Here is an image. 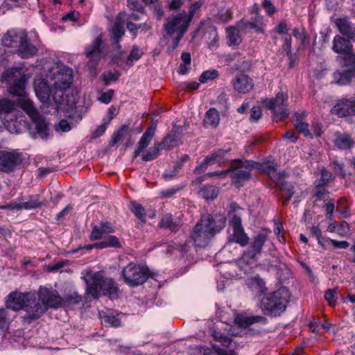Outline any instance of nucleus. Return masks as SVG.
<instances>
[{"mask_svg": "<svg viewBox=\"0 0 355 355\" xmlns=\"http://www.w3.org/2000/svg\"><path fill=\"white\" fill-rule=\"evenodd\" d=\"M159 146L157 142H155L152 147L141 154L142 160L149 162L155 159L159 156V151L162 150Z\"/></svg>", "mask_w": 355, "mask_h": 355, "instance_id": "nucleus-36", "label": "nucleus"}, {"mask_svg": "<svg viewBox=\"0 0 355 355\" xmlns=\"http://www.w3.org/2000/svg\"><path fill=\"white\" fill-rule=\"evenodd\" d=\"M39 305L42 308L43 311L40 314V318L45 313L49 308H57L61 304V297L58 293L46 286H40L37 292Z\"/></svg>", "mask_w": 355, "mask_h": 355, "instance_id": "nucleus-11", "label": "nucleus"}, {"mask_svg": "<svg viewBox=\"0 0 355 355\" xmlns=\"http://www.w3.org/2000/svg\"><path fill=\"white\" fill-rule=\"evenodd\" d=\"M23 160V154L17 150H0V171L11 172L19 166Z\"/></svg>", "mask_w": 355, "mask_h": 355, "instance_id": "nucleus-15", "label": "nucleus"}, {"mask_svg": "<svg viewBox=\"0 0 355 355\" xmlns=\"http://www.w3.org/2000/svg\"><path fill=\"white\" fill-rule=\"evenodd\" d=\"M284 41L282 48L286 52L288 59L291 60L293 57V53H291V36L290 35H285Z\"/></svg>", "mask_w": 355, "mask_h": 355, "instance_id": "nucleus-63", "label": "nucleus"}, {"mask_svg": "<svg viewBox=\"0 0 355 355\" xmlns=\"http://www.w3.org/2000/svg\"><path fill=\"white\" fill-rule=\"evenodd\" d=\"M198 223L215 236L225 227L226 218L220 214H207L202 215Z\"/></svg>", "mask_w": 355, "mask_h": 355, "instance_id": "nucleus-14", "label": "nucleus"}, {"mask_svg": "<svg viewBox=\"0 0 355 355\" xmlns=\"http://www.w3.org/2000/svg\"><path fill=\"white\" fill-rule=\"evenodd\" d=\"M118 15H123L121 19H123V21L126 24V25L128 21L133 22V21H137L140 19V15L132 12L130 13L126 12H120Z\"/></svg>", "mask_w": 355, "mask_h": 355, "instance_id": "nucleus-61", "label": "nucleus"}, {"mask_svg": "<svg viewBox=\"0 0 355 355\" xmlns=\"http://www.w3.org/2000/svg\"><path fill=\"white\" fill-rule=\"evenodd\" d=\"M241 331L245 335H255L260 333V329L257 324H266V318L261 315H253L249 317H238L235 320Z\"/></svg>", "mask_w": 355, "mask_h": 355, "instance_id": "nucleus-13", "label": "nucleus"}, {"mask_svg": "<svg viewBox=\"0 0 355 355\" xmlns=\"http://www.w3.org/2000/svg\"><path fill=\"white\" fill-rule=\"evenodd\" d=\"M287 101V96H284L282 92H278L275 98L264 99L263 103L272 111L274 119L277 121L286 118L289 114Z\"/></svg>", "mask_w": 355, "mask_h": 355, "instance_id": "nucleus-10", "label": "nucleus"}, {"mask_svg": "<svg viewBox=\"0 0 355 355\" xmlns=\"http://www.w3.org/2000/svg\"><path fill=\"white\" fill-rule=\"evenodd\" d=\"M230 46H237L241 42L239 31L234 27L226 28Z\"/></svg>", "mask_w": 355, "mask_h": 355, "instance_id": "nucleus-40", "label": "nucleus"}, {"mask_svg": "<svg viewBox=\"0 0 355 355\" xmlns=\"http://www.w3.org/2000/svg\"><path fill=\"white\" fill-rule=\"evenodd\" d=\"M121 244L119 239L113 235H110L103 238L101 241L92 245L89 248H95L97 249H103L107 248H121Z\"/></svg>", "mask_w": 355, "mask_h": 355, "instance_id": "nucleus-33", "label": "nucleus"}, {"mask_svg": "<svg viewBox=\"0 0 355 355\" xmlns=\"http://www.w3.org/2000/svg\"><path fill=\"white\" fill-rule=\"evenodd\" d=\"M261 169L265 173H267L270 178H276L277 175L276 171L277 164L273 162H266L261 164Z\"/></svg>", "mask_w": 355, "mask_h": 355, "instance_id": "nucleus-44", "label": "nucleus"}, {"mask_svg": "<svg viewBox=\"0 0 355 355\" xmlns=\"http://www.w3.org/2000/svg\"><path fill=\"white\" fill-rule=\"evenodd\" d=\"M331 112L339 117L355 115V101L343 99L332 107Z\"/></svg>", "mask_w": 355, "mask_h": 355, "instance_id": "nucleus-23", "label": "nucleus"}, {"mask_svg": "<svg viewBox=\"0 0 355 355\" xmlns=\"http://www.w3.org/2000/svg\"><path fill=\"white\" fill-rule=\"evenodd\" d=\"M128 5L131 10L144 13V8L141 0H128Z\"/></svg>", "mask_w": 355, "mask_h": 355, "instance_id": "nucleus-64", "label": "nucleus"}, {"mask_svg": "<svg viewBox=\"0 0 355 355\" xmlns=\"http://www.w3.org/2000/svg\"><path fill=\"white\" fill-rule=\"evenodd\" d=\"M218 191V189L216 187L207 184L200 190L199 194L206 200H213L217 197Z\"/></svg>", "mask_w": 355, "mask_h": 355, "instance_id": "nucleus-37", "label": "nucleus"}, {"mask_svg": "<svg viewBox=\"0 0 355 355\" xmlns=\"http://www.w3.org/2000/svg\"><path fill=\"white\" fill-rule=\"evenodd\" d=\"M41 203L39 199V196H31L29 199L24 202H21V209H31L39 207Z\"/></svg>", "mask_w": 355, "mask_h": 355, "instance_id": "nucleus-46", "label": "nucleus"}, {"mask_svg": "<svg viewBox=\"0 0 355 355\" xmlns=\"http://www.w3.org/2000/svg\"><path fill=\"white\" fill-rule=\"evenodd\" d=\"M49 76L54 80L51 89L48 82L44 78H36L34 80V89L36 96L42 103L47 102L50 96L55 104L64 105L67 103V68L62 62H55L49 70Z\"/></svg>", "mask_w": 355, "mask_h": 355, "instance_id": "nucleus-1", "label": "nucleus"}, {"mask_svg": "<svg viewBox=\"0 0 355 355\" xmlns=\"http://www.w3.org/2000/svg\"><path fill=\"white\" fill-rule=\"evenodd\" d=\"M123 15L116 16L115 22L111 31V40H114L116 42L120 41L121 37L125 35V23L121 19Z\"/></svg>", "mask_w": 355, "mask_h": 355, "instance_id": "nucleus-35", "label": "nucleus"}, {"mask_svg": "<svg viewBox=\"0 0 355 355\" xmlns=\"http://www.w3.org/2000/svg\"><path fill=\"white\" fill-rule=\"evenodd\" d=\"M293 35L300 42L299 49L302 46L305 47L309 44V41L306 37L304 32H300L297 28H295L293 30Z\"/></svg>", "mask_w": 355, "mask_h": 355, "instance_id": "nucleus-54", "label": "nucleus"}, {"mask_svg": "<svg viewBox=\"0 0 355 355\" xmlns=\"http://www.w3.org/2000/svg\"><path fill=\"white\" fill-rule=\"evenodd\" d=\"M128 130V125H124L121 126L117 131H116L113 134L112 140L110 141V144L114 145V144H117L118 142L122 141L124 139Z\"/></svg>", "mask_w": 355, "mask_h": 355, "instance_id": "nucleus-49", "label": "nucleus"}, {"mask_svg": "<svg viewBox=\"0 0 355 355\" xmlns=\"http://www.w3.org/2000/svg\"><path fill=\"white\" fill-rule=\"evenodd\" d=\"M241 28L245 32L254 30L257 32H262L263 29L259 26L256 21H249L247 20H242L241 21Z\"/></svg>", "mask_w": 355, "mask_h": 355, "instance_id": "nucleus-52", "label": "nucleus"}, {"mask_svg": "<svg viewBox=\"0 0 355 355\" xmlns=\"http://www.w3.org/2000/svg\"><path fill=\"white\" fill-rule=\"evenodd\" d=\"M248 286L257 293H262L265 289V282L259 276L250 278L247 282Z\"/></svg>", "mask_w": 355, "mask_h": 355, "instance_id": "nucleus-38", "label": "nucleus"}, {"mask_svg": "<svg viewBox=\"0 0 355 355\" xmlns=\"http://www.w3.org/2000/svg\"><path fill=\"white\" fill-rule=\"evenodd\" d=\"M220 120V118L218 111L216 108L212 107L206 112L203 123L206 127L216 128L218 125Z\"/></svg>", "mask_w": 355, "mask_h": 355, "instance_id": "nucleus-34", "label": "nucleus"}, {"mask_svg": "<svg viewBox=\"0 0 355 355\" xmlns=\"http://www.w3.org/2000/svg\"><path fill=\"white\" fill-rule=\"evenodd\" d=\"M335 146L341 150L350 149L355 145V141L351 135L345 133L336 132Z\"/></svg>", "mask_w": 355, "mask_h": 355, "instance_id": "nucleus-29", "label": "nucleus"}, {"mask_svg": "<svg viewBox=\"0 0 355 355\" xmlns=\"http://www.w3.org/2000/svg\"><path fill=\"white\" fill-rule=\"evenodd\" d=\"M311 234L312 236H315L318 243L322 247H326V239L327 237L322 236V232L318 227L313 226L311 228Z\"/></svg>", "mask_w": 355, "mask_h": 355, "instance_id": "nucleus-58", "label": "nucleus"}, {"mask_svg": "<svg viewBox=\"0 0 355 355\" xmlns=\"http://www.w3.org/2000/svg\"><path fill=\"white\" fill-rule=\"evenodd\" d=\"M190 237L196 246L205 248L214 236L197 223L191 232Z\"/></svg>", "mask_w": 355, "mask_h": 355, "instance_id": "nucleus-20", "label": "nucleus"}, {"mask_svg": "<svg viewBox=\"0 0 355 355\" xmlns=\"http://www.w3.org/2000/svg\"><path fill=\"white\" fill-rule=\"evenodd\" d=\"M114 228L109 222H101L99 225H94L92 228L90 239L92 241L104 238L105 234L113 233Z\"/></svg>", "mask_w": 355, "mask_h": 355, "instance_id": "nucleus-27", "label": "nucleus"}, {"mask_svg": "<svg viewBox=\"0 0 355 355\" xmlns=\"http://www.w3.org/2000/svg\"><path fill=\"white\" fill-rule=\"evenodd\" d=\"M289 293L286 288H280L268 293L261 301V309L265 315H280L286 309Z\"/></svg>", "mask_w": 355, "mask_h": 355, "instance_id": "nucleus-5", "label": "nucleus"}, {"mask_svg": "<svg viewBox=\"0 0 355 355\" xmlns=\"http://www.w3.org/2000/svg\"><path fill=\"white\" fill-rule=\"evenodd\" d=\"M230 223L233 232L230 235V241L236 243L242 247L245 246L248 243L249 238L243 230L241 218L234 215Z\"/></svg>", "mask_w": 355, "mask_h": 355, "instance_id": "nucleus-18", "label": "nucleus"}, {"mask_svg": "<svg viewBox=\"0 0 355 355\" xmlns=\"http://www.w3.org/2000/svg\"><path fill=\"white\" fill-rule=\"evenodd\" d=\"M219 22H227L232 18V12L230 9L222 10L216 16Z\"/></svg>", "mask_w": 355, "mask_h": 355, "instance_id": "nucleus-60", "label": "nucleus"}, {"mask_svg": "<svg viewBox=\"0 0 355 355\" xmlns=\"http://www.w3.org/2000/svg\"><path fill=\"white\" fill-rule=\"evenodd\" d=\"M227 153V150L222 149L214 151L210 155L207 156L203 162L195 168V173L201 174L207 170L208 165L222 162Z\"/></svg>", "mask_w": 355, "mask_h": 355, "instance_id": "nucleus-24", "label": "nucleus"}, {"mask_svg": "<svg viewBox=\"0 0 355 355\" xmlns=\"http://www.w3.org/2000/svg\"><path fill=\"white\" fill-rule=\"evenodd\" d=\"M120 74L118 71H108L103 73L102 80L105 85H109L111 82H115L119 79Z\"/></svg>", "mask_w": 355, "mask_h": 355, "instance_id": "nucleus-57", "label": "nucleus"}, {"mask_svg": "<svg viewBox=\"0 0 355 355\" xmlns=\"http://www.w3.org/2000/svg\"><path fill=\"white\" fill-rule=\"evenodd\" d=\"M86 294L98 299L101 292L111 299L118 297L119 291L117 284L112 278H104L99 272H95L86 279Z\"/></svg>", "mask_w": 355, "mask_h": 355, "instance_id": "nucleus-3", "label": "nucleus"}, {"mask_svg": "<svg viewBox=\"0 0 355 355\" xmlns=\"http://www.w3.org/2000/svg\"><path fill=\"white\" fill-rule=\"evenodd\" d=\"M78 92L77 89H71V97L73 100L70 101L68 97V103L71 101L72 105L70 106L68 105V131L71 128H75L81 121L82 110L83 108L80 106H75L76 103L75 96L78 94Z\"/></svg>", "mask_w": 355, "mask_h": 355, "instance_id": "nucleus-19", "label": "nucleus"}, {"mask_svg": "<svg viewBox=\"0 0 355 355\" xmlns=\"http://www.w3.org/2000/svg\"><path fill=\"white\" fill-rule=\"evenodd\" d=\"M354 77V70L339 69L333 73V82L339 85H345L351 83Z\"/></svg>", "mask_w": 355, "mask_h": 355, "instance_id": "nucleus-28", "label": "nucleus"}, {"mask_svg": "<svg viewBox=\"0 0 355 355\" xmlns=\"http://www.w3.org/2000/svg\"><path fill=\"white\" fill-rule=\"evenodd\" d=\"M186 349H187V352L181 351L180 349L178 351V353H187L189 355H195L196 354H202V355H209L210 350L209 348H205L203 347H198L196 346L192 347L191 345L186 347Z\"/></svg>", "mask_w": 355, "mask_h": 355, "instance_id": "nucleus-50", "label": "nucleus"}, {"mask_svg": "<svg viewBox=\"0 0 355 355\" xmlns=\"http://www.w3.org/2000/svg\"><path fill=\"white\" fill-rule=\"evenodd\" d=\"M166 23L164 24V30L169 36L177 32V33L184 34L189 26V19H186L181 12L168 17L166 20Z\"/></svg>", "mask_w": 355, "mask_h": 355, "instance_id": "nucleus-16", "label": "nucleus"}, {"mask_svg": "<svg viewBox=\"0 0 355 355\" xmlns=\"http://www.w3.org/2000/svg\"><path fill=\"white\" fill-rule=\"evenodd\" d=\"M325 300L331 306L336 305V300H338V288L328 289L324 292V295Z\"/></svg>", "mask_w": 355, "mask_h": 355, "instance_id": "nucleus-51", "label": "nucleus"}, {"mask_svg": "<svg viewBox=\"0 0 355 355\" xmlns=\"http://www.w3.org/2000/svg\"><path fill=\"white\" fill-rule=\"evenodd\" d=\"M162 150H171L178 145V139L175 135H167L161 142H157Z\"/></svg>", "mask_w": 355, "mask_h": 355, "instance_id": "nucleus-41", "label": "nucleus"}, {"mask_svg": "<svg viewBox=\"0 0 355 355\" xmlns=\"http://www.w3.org/2000/svg\"><path fill=\"white\" fill-rule=\"evenodd\" d=\"M156 128L157 123L155 122H153L150 124V125L146 129V130L139 139L137 144V147L134 152L133 157L135 158L139 156L141 153H144V150L150 144V141H152L153 138L155 136Z\"/></svg>", "mask_w": 355, "mask_h": 355, "instance_id": "nucleus-22", "label": "nucleus"}, {"mask_svg": "<svg viewBox=\"0 0 355 355\" xmlns=\"http://www.w3.org/2000/svg\"><path fill=\"white\" fill-rule=\"evenodd\" d=\"M19 105L29 115L33 123L37 135L42 139H46L49 136L48 123L40 115L38 111L33 105V101L29 98H21L19 101Z\"/></svg>", "mask_w": 355, "mask_h": 355, "instance_id": "nucleus-8", "label": "nucleus"}, {"mask_svg": "<svg viewBox=\"0 0 355 355\" xmlns=\"http://www.w3.org/2000/svg\"><path fill=\"white\" fill-rule=\"evenodd\" d=\"M218 76L217 70H207L204 71L200 76L199 80L201 83H205L209 80H213Z\"/></svg>", "mask_w": 355, "mask_h": 355, "instance_id": "nucleus-59", "label": "nucleus"}, {"mask_svg": "<svg viewBox=\"0 0 355 355\" xmlns=\"http://www.w3.org/2000/svg\"><path fill=\"white\" fill-rule=\"evenodd\" d=\"M295 128L299 133L303 134L305 137L311 136V133L309 130V124L303 122L298 114H295Z\"/></svg>", "mask_w": 355, "mask_h": 355, "instance_id": "nucleus-48", "label": "nucleus"}, {"mask_svg": "<svg viewBox=\"0 0 355 355\" xmlns=\"http://www.w3.org/2000/svg\"><path fill=\"white\" fill-rule=\"evenodd\" d=\"M121 276L129 286L136 287L148 279L150 272L147 267L130 262L122 270Z\"/></svg>", "mask_w": 355, "mask_h": 355, "instance_id": "nucleus-7", "label": "nucleus"}, {"mask_svg": "<svg viewBox=\"0 0 355 355\" xmlns=\"http://www.w3.org/2000/svg\"><path fill=\"white\" fill-rule=\"evenodd\" d=\"M329 245H332L334 248L347 249L349 246V243L345 241H338L327 238L326 239V247L324 248H327Z\"/></svg>", "mask_w": 355, "mask_h": 355, "instance_id": "nucleus-55", "label": "nucleus"}, {"mask_svg": "<svg viewBox=\"0 0 355 355\" xmlns=\"http://www.w3.org/2000/svg\"><path fill=\"white\" fill-rule=\"evenodd\" d=\"M122 315L121 313H117V315H114V312L112 311H101L99 312L100 318L102 321L105 324V325L113 327H119L121 326V319L119 318V315Z\"/></svg>", "mask_w": 355, "mask_h": 355, "instance_id": "nucleus-31", "label": "nucleus"}, {"mask_svg": "<svg viewBox=\"0 0 355 355\" xmlns=\"http://www.w3.org/2000/svg\"><path fill=\"white\" fill-rule=\"evenodd\" d=\"M332 49L338 54H343L352 51V44L349 40L337 35L334 37Z\"/></svg>", "mask_w": 355, "mask_h": 355, "instance_id": "nucleus-30", "label": "nucleus"}, {"mask_svg": "<svg viewBox=\"0 0 355 355\" xmlns=\"http://www.w3.org/2000/svg\"><path fill=\"white\" fill-rule=\"evenodd\" d=\"M182 224L180 216L174 218L171 214H166L162 217L158 225L161 228H168L173 232H177Z\"/></svg>", "mask_w": 355, "mask_h": 355, "instance_id": "nucleus-25", "label": "nucleus"}, {"mask_svg": "<svg viewBox=\"0 0 355 355\" xmlns=\"http://www.w3.org/2000/svg\"><path fill=\"white\" fill-rule=\"evenodd\" d=\"M4 46L17 49V54L23 59L37 53V48L28 40L27 33L23 30H10L2 40Z\"/></svg>", "mask_w": 355, "mask_h": 355, "instance_id": "nucleus-4", "label": "nucleus"}, {"mask_svg": "<svg viewBox=\"0 0 355 355\" xmlns=\"http://www.w3.org/2000/svg\"><path fill=\"white\" fill-rule=\"evenodd\" d=\"M334 177L331 172L323 168L321 170V177L318 181L320 186H326L334 180Z\"/></svg>", "mask_w": 355, "mask_h": 355, "instance_id": "nucleus-53", "label": "nucleus"}, {"mask_svg": "<svg viewBox=\"0 0 355 355\" xmlns=\"http://www.w3.org/2000/svg\"><path fill=\"white\" fill-rule=\"evenodd\" d=\"M212 336L216 341L220 343L223 347L227 348L230 347L232 340L227 335L217 330H214L212 332Z\"/></svg>", "mask_w": 355, "mask_h": 355, "instance_id": "nucleus-42", "label": "nucleus"}, {"mask_svg": "<svg viewBox=\"0 0 355 355\" xmlns=\"http://www.w3.org/2000/svg\"><path fill=\"white\" fill-rule=\"evenodd\" d=\"M131 211L135 214V216L142 223H146L145 216V209L139 203L133 202L131 203Z\"/></svg>", "mask_w": 355, "mask_h": 355, "instance_id": "nucleus-47", "label": "nucleus"}, {"mask_svg": "<svg viewBox=\"0 0 355 355\" xmlns=\"http://www.w3.org/2000/svg\"><path fill=\"white\" fill-rule=\"evenodd\" d=\"M277 184L282 192V204L286 205L295 193L294 186L291 183L281 180Z\"/></svg>", "mask_w": 355, "mask_h": 355, "instance_id": "nucleus-32", "label": "nucleus"}, {"mask_svg": "<svg viewBox=\"0 0 355 355\" xmlns=\"http://www.w3.org/2000/svg\"><path fill=\"white\" fill-rule=\"evenodd\" d=\"M181 167H182L181 164H177L173 166L172 169L166 170L163 173V176H164V179L166 180H171L172 178H173L175 175H177V174L180 171Z\"/></svg>", "mask_w": 355, "mask_h": 355, "instance_id": "nucleus-62", "label": "nucleus"}, {"mask_svg": "<svg viewBox=\"0 0 355 355\" xmlns=\"http://www.w3.org/2000/svg\"><path fill=\"white\" fill-rule=\"evenodd\" d=\"M343 54V57L340 61V65L346 67H353L354 70L355 67V53H353V50Z\"/></svg>", "mask_w": 355, "mask_h": 355, "instance_id": "nucleus-43", "label": "nucleus"}, {"mask_svg": "<svg viewBox=\"0 0 355 355\" xmlns=\"http://www.w3.org/2000/svg\"><path fill=\"white\" fill-rule=\"evenodd\" d=\"M6 305L13 311L23 310L24 314L21 318L27 324L40 318V314L44 310L39 305L35 294L31 293L13 291L7 296Z\"/></svg>", "mask_w": 355, "mask_h": 355, "instance_id": "nucleus-2", "label": "nucleus"}, {"mask_svg": "<svg viewBox=\"0 0 355 355\" xmlns=\"http://www.w3.org/2000/svg\"><path fill=\"white\" fill-rule=\"evenodd\" d=\"M85 55L89 59L87 66L91 73L96 70V67L101 60L103 52V40L97 37L93 42L88 45L85 50Z\"/></svg>", "mask_w": 355, "mask_h": 355, "instance_id": "nucleus-17", "label": "nucleus"}, {"mask_svg": "<svg viewBox=\"0 0 355 355\" xmlns=\"http://www.w3.org/2000/svg\"><path fill=\"white\" fill-rule=\"evenodd\" d=\"M333 170L340 177L344 178L346 177V172L344 169V164L337 159L332 161L331 163Z\"/></svg>", "mask_w": 355, "mask_h": 355, "instance_id": "nucleus-56", "label": "nucleus"}, {"mask_svg": "<svg viewBox=\"0 0 355 355\" xmlns=\"http://www.w3.org/2000/svg\"><path fill=\"white\" fill-rule=\"evenodd\" d=\"M232 83L234 89L241 94L249 93L254 87L253 80L250 76L243 73L236 75Z\"/></svg>", "mask_w": 355, "mask_h": 355, "instance_id": "nucleus-21", "label": "nucleus"}, {"mask_svg": "<svg viewBox=\"0 0 355 355\" xmlns=\"http://www.w3.org/2000/svg\"><path fill=\"white\" fill-rule=\"evenodd\" d=\"M255 164L256 162L247 159L234 160L231 164L228 171L236 187H240L241 181L248 180L250 178V171L254 168Z\"/></svg>", "mask_w": 355, "mask_h": 355, "instance_id": "nucleus-9", "label": "nucleus"}, {"mask_svg": "<svg viewBox=\"0 0 355 355\" xmlns=\"http://www.w3.org/2000/svg\"><path fill=\"white\" fill-rule=\"evenodd\" d=\"M267 234L264 231L260 232L254 236L249 248L245 250L241 257L238 260L239 265L249 264L255 259L256 256L260 254L266 241Z\"/></svg>", "mask_w": 355, "mask_h": 355, "instance_id": "nucleus-12", "label": "nucleus"}, {"mask_svg": "<svg viewBox=\"0 0 355 355\" xmlns=\"http://www.w3.org/2000/svg\"><path fill=\"white\" fill-rule=\"evenodd\" d=\"M127 28L132 34L133 37H136L139 30H141V32H146L151 28V26L146 22L136 24L134 22L128 21L127 24Z\"/></svg>", "mask_w": 355, "mask_h": 355, "instance_id": "nucleus-39", "label": "nucleus"}, {"mask_svg": "<svg viewBox=\"0 0 355 355\" xmlns=\"http://www.w3.org/2000/svg\"><path fill=\"white\" fill-rule=\"evenodd\" d=\"M1 81L9 85L8 90L10 94L20 97L18 102L21 98H27L24 95L27 78L21 67H11L6 70L1 75Z\"/></svg>", "mask_w": 355, "mask_h": 355, "instance_id": "nucleus-6", "label": "nucleus"}, {"mask_svg": "<svg viewBox=\"0 0 355 355\" xmlns=\"http://www.w3.org/2000/svg\"><path fill=\"white\" fill-rule=\"evenodd\" d=\"M335 24L342 35L351 40L355 39V24L347 17L336 19Z\"/></svg>", "mask_w": 355, "mask_h": 355, "instance_id": "nucleus-26", "label": "nucleus"}, {"mask_svg": "<svg viewBox=\"0 0 355 355\" xmlns=\"http://www.w3.org/2000/svg\"><path fill=\"white\" fill-rule=\"evenodd\" d=\"M143 54L144 52L140 47L138 46H133L130 55L128 57L126 64L132 66L133 62L139 60Z\"/></svg>", "mask_w": 355, "mask_h": 355, "instance_id": "nucleus-45", "label": "nucleus"}]
</instances>
